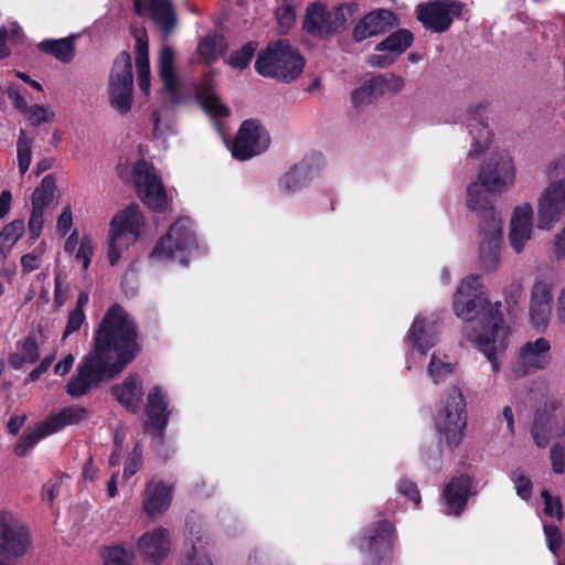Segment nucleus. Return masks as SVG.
<instances>
[{
  "label": "nucleus",
  "instance_id": "a18cd8bd",
  "mask_svg": "<svg viewBox=\"0 0 565 565\" xmlns=\"http://www.w3.org/2000/svg\"><path fill=\"white\" fill-rule=\"evenodd\" d=\"M377 97H380V95L372 77L364 81L361 86L352 92L351 100L355 108H363Z\"/></svg>",
  "mask_w": 565,
  "mask_h": 565
},
{
  "label": "nucleus",
  "instance_id": "e433bc0d",
  "mask_svg": "<svg viewBox=\"0 0 565 565\" xmlns=\"http://www.w3.org/2000/svg\"><path fill=\"white\" fill-rule=\"evenodd\" d=\"M413 43V34L406 30H398L391 35H388L385 40L380 42L375 50H386L390 52L394 58L403 54Z\"/></svg>",
  "mask_w": 565,
  "mask_h": 565
},
{
  "label": "nucleus",
  "instance_id": "774afa93",
  "mask_svg": "<svg viewBox=\"0 0 565 565\" xmlns=\"http://www.w3.org/2000/svg\"><path fill=\"white\" fill-rule=\"evenodd\" d=\"M553 252L557 259H565V226L555 238Z\"/></svg>",
  "mask_w": 565,
  "mask_h": 565
},
{
  "label": "nucleus",
  "instance_id": "6e6552de",
  "mask_svg": "<svg viewBox=\"0 0 565 565\" xmlns=\"http://www.w3.org/2000/svg\"><path fill=\"white\" fill-rule=\"evenodd\" d=\"M477 177L489 192L501 195L515 183L514 161L505 151L491 152L483 159Z\"/></svg>",
  "mask_w": 565,
  "mask_h": 565
},
{
  "label": "nucleus",
  "instance_id": "ddd939ff",
  "mask_svg": "<svg viewBox=\"0 0 565 565\" xmlns=\"http://www.w3.org/2000/svg\"><path fill=\"white\" fill-rule=\"evenodd\" d=\"M462 4L455 0H435L417 8L418 20L434 32L446 31L452 20L459 17Z\"/></svg>",
  "mask_w": 565,
  "mask_h": 565
},
{
  "label": "nucleus",
  "instance_id": "f704fd0d",
  "mask_svg": "<svg viewBox=\"0 0 565 565\" xmlns=\"http://www.w3.org/2000/svg\"><path fill=\"white\" fill-rule=\"evenodd\" d=\"M25 224L23 220H14L0 231V257L6 259L15 243L23 236Z\"/></svg>",
  "mask_w": 565,
  "mask_h": 565
},
{
  "label": "nucleus",
  "instance_id": "dca6fc26",
  "mask_svg": "<svg viewBox=\"0 0 565 565\" xmlns=\"http://www.w3.org/2000/svg\"><path fill=\"white\" fill-rule=\"evenodd\" d=\"M171 534L163 526H157L142 533L135 543L136 551L149 563L159 564L171 551Z\"/></svg>",
  "mask_w": 565,
  "mask_h": 565
},
{
  "label": "nucleus",
  "instance_id": "37998d69",
  "mask_svg": "<svg viewBox=\"0 0 565 565\" xmlns=\"http://www.w3.org/2000/svg\"><path fill=\"white\" fill-rule=\"evenodd\" d=\"M54 191V178L52 175L44 177L40 186H38L32 194V206L44 210L45 206L53 202Z\"/></svg>",
  "mask_w": 565,
  "mask_h": 565
},
{
  "label": "nucleus",
  "instance_id": "3c124183",
  "mask_svg": "<svg viewBox=\"0 0 565 565\" xmlns=\"http://www.w3.org/2000/svg\"><path fill=\"white\" fill-rule=\"evenodd\" d=\"M296 7L291 0H284L276 11L277 22L281 32L289 30L296 20Z\"/></svg>",
  "mask_w": 565,
  "mask_h": 565
},
{
  "label": "nucleus",
  "instance_id": "2eb2a0df",
  "mask_svg": "<svg viewBox=\"0 0 565 565\" xmlns=\"http://www.w3.org/2000/svg\"><path fill=\"white\" fill-rule=\"evenodd\" d=\"M393 527L386 521L370 525L360 540L359 548L367 557L371 565L383 558L391 550Z\"/></svg>",
  "mask_w": 565,
  "mask_h": 565
},
{
  "label": "nucleus",
  "instance_id": "4d7b16f0",
  "mask_svg": "<svg viewBox=\"0 0 565 565\" xmlns=\"http://www.w3.org/2000/svg\"><path fill=\"white\" fill-rule=\"evenodd\" d=\"M142 465V455L138 445L134 448L132 452L128 457L125 467H124V477L130 478L134 476Z\"/></svg>",
  "mask_w": 565,
  "mask_h": 565
},
{
  "label": "nucleus",
  "instance_id": "2f4dec72",
  "mask_svg": "<svg viewBox=\"0 0 565 565\" xmlns=\"http://www.w3.org/2000/svg\"><path fill=\"white\" fill-rule=\"evenodd\" d=\"M199 100L203 110L212 119H221L227 117L231 113L230 108L222 103L217 93L210 86L203 87L199 93Z\"/></svg>",
  "mask_w": 565,
  "mask_h": 565
},
{
  "label": "nucleus",
  "instance_id": "8fccbe9b",
  "mask_svg": "<svg viewBox=\"0 0 565 565\" xmlns=\"http://www.w3.org/2000/svg\"><path fill=\"white\" fill-rule=\"evenodd\" d=\"M470 132L473 136V142L468 152V157L475 158L481 154L488 147L489 130L483 124H478L475 127H471Z\"/></svg>",
  "mask_w": 565,
  "mask_h": 565
},
{
  "label": "nucleus",
  "instance_id": "72a5a7b5",
  "mask_svg": "<svg viewBox=\"0 0 565 565\" xmlns=\"http://www.w3.org/2000/svg\"><path fill=\"white\" fill-rule=\"evenodd\" d=\"M136 68L138 86L148 95L150 92V64L147 44L141 39H138L136 44Z\"/></svg>",
  "mask_w": 565,
  "mask_h": 565
},
{
  "label": "nucleus",
  "instance_id": "9d476101",
  "mask_svg": "<svg viewBox=\"0 0 565 565\" xmlns=\"http://www.w3.org/2000/svg\"><path fill=\"white\" fill-rule=\"evenodd\" d=\"M131 182L137 196L153 211H163L168 200L161 177L154 167L147 161H138L131 168Z\"/></svg>",
  "mask_w": 565,
  "mask_h": 565
},
{
  "label": "nucleus",
  "instance_id": "0e129e2a",
  "mask_svg": "<svg viewBox=\"0 0 565 565\" xmlns=\"http://www.w3.org/2000/svg\"><path fill=\"white\" fill-rule=\"evenodd\" d=\"M544 533L550 551L556 553L562 544V534L559 530L555 525H545Z\"/></svg>",
  "mask_w": 565,
  "mask_h": 565
},
{
  "label": "nucleus",
  "instance_id": "20e7f679",
  "mask_svg": "<svg viewBox=\"0 0 565 565\" xmlns=\"http://www.w3.org/2000/svg\"><path fill=\"white\" fill-rule=\"evenodd\" d=\"M548 183L537 198L539 226L548 228L565 215V156L546 168Z\"/></svg>",
  "mask_w": 565,
  "mask_h": 565
},
{
  "label": "nucleus",
  "instance_id": "a19ab883",
  "mask_svg": "<svg viewBox=\"0 0 565 565\" xmlns=\"http://www.w3.org/2000/svg\"><path fill=\"white\" fill-rule=\"evenodd\" d=\"M455 364L449 360L447 355H440L434 353L428 365V374L434 383L438 384L444 382L448 376L452 374Z\"/></svg>",
  "mask_w": 565,
  "mask_h": 565
},
{
  "label": "nucleus",
  "instance_id": "b1692460",
  "mask_svg": "<svg viewBox=\"0 0 565 565\" xmlns=\"http://www.w3.org/2000/svg\"><path fill=\"white\" fill-rule=\"evenodd\" d=\"M335 15L327 11L323 6L313 3L307 9L303 26L310 34L319 36L329 35L340 25Z\"/></svg>",
  "mask_w": 565,
  "mask_h": 565
},
{
  "label": "nucleus",
  "instance_id": "393cba45",
  "mask_svg": "<svg viewBox=\"0 0 565 565\" xmlns=\"http://www.w3.org/2000/svg\"><path fill=\"white\" fill-rule=\"evenodd\" d=\"M435 319L433 316L419 315L415 318L411 329L408 338L412 341L414 348L425 353L428 349L435 345L437 341Z\"/></svg>",
  "mask_w": 565,
  "mask_h": 565
},
{
  "label": "nucleus",
  "instance_id": "49530a36",
  "mask_svg": "<svg viewBox=\"0 0 565 565\" xmlns=\"http://www.w3.org/2000/svg\"><path fill=\"white\" fill-rule=\"evenodd\" d=\"M32 126L53 122L56 118L55 110L50 105L34 104L29 106L23 115Z\"/></svg>",
  "mask_w": 565,
  "mask_h": 565
},
{
  "label": "nucleus",
  "instance_id": "473e14b6",
  "mask_svg": "<svg viewBox=\"0 0 565 565\" xmlns=\"http://www.w3.org/2000/svg\"><path fill=\"white\" fill-rule=\"evenodd\" d=\"M40 358L39 345L33 338H25L18 342L15 351L10 355L9 362L14 369L31 364Z\"/></svg>",
  "mask_w": 565,
  "mask_h": 565
},
{
  "label": "nucleus",
  "instance_id": "4c0bfd02",
  "mask_svg": "<svg viewBox=\"0 0 565 565\" xmlns=\"http://www.w3.org/2000/svg\"><path fill=\"white\" fill-rule=\"evenodd\" d=\"M52 435L44 422L39 423L32 428H28L14 446V454L18 457H24L31 449L44 437Z\"/></svg>",
  "mask_w": 565,
  "mask_h": 565
},
{
  "label": "nucleus",
  "instance_id": "052dcab7",
  "mask_svg": "<svg viewBox=\"0 0 565 565\" xmlns=\"http://www.w3.org/2000/svg\"><path fill=\"white\" fill-rule=\"evenodd\" d=\"M84 321H85L84 310H82L79 308H75L70 313L68 321H67L65 331L63 333V338L65 339L71 333L78 331L81 326L84 323Z\"/></svg>",
  "mask_w": 565,
  "mask_h": 565
},
{
  "label": "nucleus",
  "instance_id": "603ef678",
  "mask_svg": "<svg viewBox=\"0 0 565 565\" xmlns=\"http://www.w3.org/2000/svg\"><path fill=\"white\" fill-rule=\"evenodd\" d=\"M511 480L514 484L516 494L523 500L530 499L532 494V481L526 472L522 469H516L512 472Z\"/></svg>",
  "mask_w": 565,
  "mask_h": 565
},
{
  "label": "nucleus",
  "instance_id": "c03bdc74",
  "mask_svg": "<svg viewBox=\"0 0 565 565\" xmlns=\"http://www.w3.org/2000/svg\"><path fill=\"white\" fill-rule=\"evenodd\" d=\"M373 81L376 85L380 96L396 95L401 93L405 87V79L394 73L374 76Z\"/></svg>",
  "mask_w": 565,
  "mask_h": 565
},
{
  "label": "nucleus",
  "instance_id": "c756f323",
  "mask_svg": "<svg viewBox=\"0 0 565 565\" xmlns=\"http://www.w3.org/2000/svg\"><path fill=\"white\" fill-rule=\"evenodd\" d=\"M116 399L127 408L135 411L142 396V382L139 375H129L125 381L111 390Z\"/></svg>",
  "mask_w": 565,
  "mask_h": 565
},
{
  "label": "nucleus",
  "instance_id": "a878e982",
  "mask_svg": "<svg viewBox=\"0 0 565 565\" xmlns=\"http://www.w3.org/2000/svg\"><path fill=\"white\" fill-rule=\"evenodd\" d=\"M136 14H143L149 10L152 19L166 31L173 26L175 18L170 0H134Z\"/></svg>",
  "mask_w": 565,
  "mask_h": 565
},
{
  "label": "nucleus",
  "instance_id": "423d86ee",
  "mask_svg": "<svg viewBox=\"0 0 565 565\" xmlns=\"http://www.w3.org/2000/svg\"><path fill=\"white\" fill-rule=\"evenodd\" d=\"M142 226L143 216L137 204H130L114 215L108 239V259L113 266L122 252L138 239Z\"/></svg>",
  "mask_w": 565,
  "mask_h": 565
},
{
  "label": "nucleus",
  "instance_id": "f8f14e48",
  "mask_svg": "<svg viewBox=\"0 0 565 565\" xmlns=\"http://www.w3.org/2000/svg\"><path fill=\"white\" fill-rule=\"evenodd\" d=\"M30 545L25 526L9 511H0V546L14 562L23 556Z\"/></svg>",
  "mask_w": 565,
  "mask_h": 565
},
{
  "label": "nucleus",
  "instance_id": "0eeeda50",
  "mask_svg": "<svg viewBox=\"0 0 565 565\" xmlns=\"http://www.w3.org/2000/svg\"><path fill=\"white\" fill-rule=\"evenodd\" d=\"M107 95L110 107L120 115H127L134 104V75L130 55L122 51L111 67Z\"/></svg>",
  "mask_w": 565,
  "mask_h": 565
},
{
  "label": "nucleus",
  "instance_id": "e2e57ef3",
  "mask_svg": "<svg viewBox=\"0 0 565 565\" xmlns=\"http://www.w3.org/2000/svg\"><path fill=\"white\" fill-rule=\"evenodd\" d=\"M73 226V214L70 205L64 206L62 213L60 214L56 228L61 235H66Z\"/></svg>",
  "mask_w": 565,
  "mask_h": 565
},
{
  "label": "nucleus",
  "instance_id": "1a4fd4ad",
  "mask_svg": "<svg viewBox=\"0 0 565 565\" xmlns=\"http://www.w3.org/2000/svg\"><path fill=\"white\" fill-rule=\"evenodd\" d=\"M195 246V235L192 222L188 217L179 218L168 234L156 246L152 257L158 260H178L182 265L188 264L186 254Z\"/></svg>",
  "mask_w": 565,
  "mask_h": 565
},
{
  "label": "nucleus",
  "instance_id": "c9c22d12",
  "mask_svg": "<svg viewBox=\"0 0 565 565\" xmlns=\"http://www.w3.org/2000/svg\"><path fill=\"white\" fill-rule=\"evenodd\" d=\"M99 555L103 565H137L135 552L120 544L102 547Z\"/></svg>",
  "mask_w": 565,
  "mask_h": 565
},
{
  "label": "nucleus",
  "instance_id": "7ed1b4c3",
  "mask_svg": "<svg viewBox=\"0 0 565 565\" xmlns=\"http://www.w3.org/2000/svg\"><path fill=\"white\" fill-rule=\"evenodd\" d=\"M305 66V60L285 40H279L259 53L255 70L265 77L291 82L298 77Z\"/></svg>",
  "mask_w": 565,
  "mask_h": 565
},
{
  "label": "nucleus",
  "instance_id": "4468645a",
  "mask_svg": "<svg viewBox=\"0 0 565 565\" xmlns=\"http://www.w3.org/2000/svg\"><path fill=\"white\" fill-rule=\"evenodd\" d=\"M502 242V218L493 217L489 223H480L479 262L486 271L498 268Z\"/></svg>",
  "mask_w": 565,
  "mask_h": 565
},
{
  "label": "nucleus",
  "instance_id": "cd10ccee",
  "mask_svg": "<svg viewBox=\"0 0 565 565\" xmlns=\"http://www.w3.org/2000/svg\"><path fill=\"white\" fill-rule=\"evenodd\" d=\"M64 250L82 262L83 269H87L94 255L95 244L87 234L78 235L76 230L72 231L64 244Z\"/></svg>",
  "mask_w": 565,
  "mask_h": 565
},
{
  "label": "nucleus",
  "instance_id": "bf43d9fd",
  "mask_svg": "<svg viewBox=\"0 0 565 565\" xmlns=\"http://www.w3.org/2000/svg\"><path fill=\"white\" fill-rule=\"evenodd\" d=\"M8 98L11 100L13 107L24 115L26 109L29 108L28 102L25 97L21 94L19 88L14 84H10L7 87Z\"/></svg>",
  "mask_w": 565,
  "mask_h": 565
},
{
  "label": "nucleus",
  "instance_id": "4be33fe9",
  "mask_svg": "<svg viewBox=\"0 0 565 565\" xmlns=\"http://www.w3.org/2000/svg\"><path fill=\"white\" fill-rule=\"evenodd\" d=\"M552 291L548 284L537 281L530 300V321L535 328H546L551 317Z\"/></svg>",
  "mask_w": 565,
  "mask_h": 565
},
{
  "label": "nucleus",
  "instance_id": "13d9d810",
  "mask_svg": "<svg viewBox=\"0 0 565 565\" xmlns=\"http://www.w3.org/2000/svg\"><path fill=\"white\" fill-rule=\"evenodd\" d=\"M43 210L32 206V212L29 218L28 227L32 238L40 237L43 227Z\"/></svg>",
  "mask_w": 565,
  "mask_h": 565
},
{
  "label": "nucleus",
  "instance_id": "f257e3e1",
  "mask_svg": "<svg viewBox=\"0 0 565 565\" xmlns=\"http://www.w3.org/2000/svg\"><path fill=\"white\" fill-rule=\"evenodd\" d=\"M139 352L137 327L120 306H111L95 331L94 348L81 362L77 374L66 385L73 397L124 371Z\"/></svg>",
  "mask_w": 565,
  "mask_h": 565
},
{
  "label": "nucleus",
  "instance_id": "9b49d317",
  "mask_svg": "<svg viewBox=\"0 0 565 565\" xmlns=\"http://www.w3.org/2000/svg\"><path fill=\"white\" fill-rule=\"evenodd\" d=\"M270 139L267 131L256 120H245L233 143L228 146L234 158L247 160L264 152Z\"/></svg>",
  "mask_w": 565,
  "mask_h": 565
},
{
  "label": "nucleus",
  "instance_id": "aec40b11",
  "mask_svg": "<svg viewBox=\"0 0 565 565\" xmlns=\"http://www.w3.org/2000/svg\"><path fill=\"white\" fill-rule=\"evenodd\" d=\"M167 397L158 386L150 390L147 397V422L145 428L147 431L153 430L159 443L162 441L163 430L168 424L169 413L167 411Z\"/></svg>",
  "mask_w": 565,
  "mask_h": 565
},
{
  "label": "nucleus",
  "instance_id": "de8ad7c7",
  "mask_svg": "<svg viewBox=\"0 0 565 565\" xmlns=\"http://www.w3.org/2000/svg\"><path fill=\"white\" fill-rule=\"evenodd\" d=\"M17 154L19 170L23 174L28 171L32 159V140L23 129L20 130L17 142Z\"/></svg>",
  "mask_w": 565,
  "mask_h": 565
},
{
  "label": "nucleus",
  "instance_id": "39448f33",
  "mask_svg": "<svg viewBox=\"0 0 565 565\" xmlns=\"http://www.w3.org/2000/svg\"><path fill=\"white\" fill-rule=\"evenodd\" d=\"M435 427L441 441L455 449L462 441L467 427L466 402L458 387H450L440 399Z\"/></svg>",
  "mask_w": 565,
  "mask_h": 565
},
{
  "label": "nucleus",
  "instance_id": "69168bd1",
  "mask_svg": "<svg viewBox=\"0 0 565 565\" xmlns=\"http://www.w3.org/2000/svg\"><path fill=\"white\" fill-rule=\"evenodd\" d=\"M41 265V253L35 250L21 257V266L24 273L29 274L38 269Z\"/></svg>",
  "mask_w": 565,
  "mask_h": 565
},
{
  "label": "nucleus",
  "instance_id": "a211bd4d",
  "mask_svg": "<svg viewBox=\"0 0 565 565\" xmlns=\"http://www.w3.org/2000/svg\"><path fill=\"white\" fill-rule=\"evenodd\" d=\"M397 24L393 12L385 9H377L365 14L353 29V39L356 42L364 41L371 36L386 32Z\"/></svg>",
  "mask_w": 565,
  "mask_h": 565
},
{
  "label": "nucleus",
  "instance_id": "7c9ffc66",
  "mask_svg": "<svg viewBox=\"0 0 565 565\" xmlns=\"http://www.w3.org/2000/svg\"><path fill=\"white\" fill-rule=\"evenodd\" d=\"M87 412L85 408L78 406H70L61 409L50 418L44 420L49 433L54 434L68 425H75L86 418Z\"/></svg>",
  "mask_w": 565,
  "mask_h": 565
},
{
  "label": "nucleus",
  "instance_id": "680f3d73",
  "mask_svg": "<svg viewBox=\"0 0 565 565\" xmlns=\"http://www.w3.org/2000/svg\"><path fill=\"white\" fill-rule=\"evenodd\" d=\"M511 289L513 291V295L511 296V299L507 300L508 311L512 318H516L521 312V309L519 307V300L521 299L522 296V285L520 282H513L511 285Z\"/></svg>",
  "mask_w": 565,
  "mask_h": 565
},
{
  "label": "nucleus",
  "instance_id": "5fc2aeb1",
  "mask_svg": "<svg viewBox=\"0 0 565 565\" xmlns=\"http://www.w3.org/2000/svg\"><path fill=\"white\" fill-rule=\"evenodd\" d=\"M544 500V513L548 516H555L562 519L563 507L558 498H553L547 490H543L541 493Z\"/></svg>",
  "mask_w": 565,
  "mask_h": 565
},
{
  "label": "nucleus",
  "instance_id": "ea45409f",
  "mask_svg": "<svg viewBox=\"0 0 565 565\" xmlns=\"http://www.w3.org/2000/svg\"><path fill=\"white\" fill-rule=\"evenodd\" d=\"M40 47L64 63L72 61L75 54L74 45L70 39L46 40L40 43Z\"/></svg>",
  "mask_w": 565,
  "mask_h": 565
},
{
  "label": "nucleus",
  "instance_id": "6e6d98bb",
  "mask_svg": "<svg viewBox=\"0 0 565 565\" xmlns=\"http://www.w3.org/2000/svg\"><path fill=\"white\" fill-rule=\"evenodd\" d=\"M376 52L367 56V64L372 67L385 68L392 65L396 58L386 50H375Z\"/></svg>",
  "mask_w": 565,
  "mask_h": 565
},
{
  "label": "nucleus",
  "instance_id": "864d4df0",
  "mask_svg": "<svg viewBox=\"0 0 565 565\" xmlns=\"http://www.w3.org/2000/svg\"><path fill=\"white\" fill-rule=\"evenodd\" d=\"M257 47L256 43L249 42L231 56L230 64L235 68H244L252 60Z\"/></svg>",
  "mask_w": 565,
  "mask_h": 565
},
{
  "label": "nucleus",
  "instance_id": "412c9836",
  "mask_svg": "<svg viewBox=\"0 0 565 565\" xmlns=\"http://www.w3.org/2000/svg\"><path fill=\"white\" fill-rule=\"evenodd\" d=\"M172 500V487L162 480H150L145 489L142 509L151 518L163 514Z\"/></svg>",
  "mask_w": 565,
  "mask_h": 565
},
{
  "label": "nucleus",
  "instance_id": "6ab92c4d",
  "mask_svg": "<svg viewBox=\"0 0 565 565\" xmlns=\"http://www.w3.org/2000/svg\"><path fill=\"white\" fill-rule=\"evenodd\" d=\"M551 341L544 337L525 342L519 351V362L525 371L545 370L552 362Z\"/></svg>",
  "mask_w": 565,
  "mask_h": 565
},
{
  "label": "nucleus",
  "instance_id": "f3484780",
  "mask_svg": "<svg viewBox=\"0 0 565 565\" xmlns=\"http://www.w3.org/2000/svg\"><path fill=\"white\" fill-rule=\"evenodd\" d=\"M534 211L530 203L516 205L510 220L509 242L515 253H521L531 239Z\"/></svg>",
  "mask_w": 565,
  "mask_h": 565
},
{
  "label": "nucleus",
  "instance_id": "f03ea898",
  "mask_svg": "<svg viewBox=\"0 0 565 565\" xmlns=\"http://www.w3.org/2000/svg\"><path fill=\"white\" fill-rule=\"evenodd\" d=\"M478 276L462 279L454 296L456 316L470 323L468 337L487 356L493 372L500 369V355L507 348L509 329L500 312V302H490Z\"/></svg>",
  "mask_w": 565,
  "mask_h": 565
},
{
  "label": "nucleus",
  "instance_id": "c85d7f7f",
  "mask_svg": "<svg viewBox=\"0 0 565 565\" xmlns=\"http://www.w3.org/2000/svg\"><path fill=\"white\" fill-rule=\"evenodd\" d=\"M174 52L170 46H163L159 54L158 70L164 89L170 98L177 100L178 77L174 70Z\"/></svg>",
  "mask_w": 565,
  "mask_h": 565
},
{
  "label": "nucleus",
  "instance_id": "09e8293b",
  "mask_svg": "<svg viewBox=\"0 0 565 565\" xmlns=\"http://www.w3.org/2000/svg\"><path fill=\"white\" fill-rule=\"evenodd\" d=\"M224 50V40L217 34H209L201 40L198 46L199 54L205 58L211 60L221 54Z\"/></svg>",
  "mask_w": 565,
  "mask_h": 565
},
{
  "label": "nucleus",
  "instance_id": "79ce46f5",
  "mask_svg": "<svg viewBox=\"0 0 565 565\" xmlns=\"http://www.w3.org/2000/svg\"><path fill=\"white\" fill-rule=\"evenodd\" d=\"M181 565H214L207 547L201 539L192 542L185 551Z\"/></svg>",
  "mask_w": 565,
  "mask_h": 565
},
{
  "label": "nucleus",
  "instance_id": "bb28decb",
  "mask_svg": "<svg viewBox=\"0 0 565 565\" xmlns=\"http://www.w3.org/2000/svg\"><path fill=\"white\" fill-rule=\"evenodd\" d=\"M470 479L461 476L450 481L444 490V499L449 513L458 515L467 503L470 492Z\"/></svg>",
  "mask_w": 565,
  "mask_h": 565
},
{
  "label": "nucleus",
  "instance_id": "338daca9",
  "mask_svg": "<svg viewBox=\"0 0 565 565\" xmlns=\"http://www.w3.org/2000/svg\"><path fill=\"white\" fill-rule=\"evenodd\" d=\"M398 488L399 492L408 497L415 504L420 502V495L417 487L412 481L403 479L401 480Z\"/></svg>",
  "mask_w": 565,
  "mask_h": 565
},
{
  "label": "nucleus",
  "instance_id": "58836bf2",
  "mask_svg": "<svg viewBox=\"0 0 565 565\" xmlns=\"http://www.w3.org/2000/svg\"><path fill=\"white\" fill-rule=\"evenodd\" d=\"M308 179L309 169L307 167H294L279 180V188L286 193H294L305 186Z\"/></svg>",
  "mask_w": 565,
  "mask_h": 565
},
{
  "label": "nucleus",
  "instance_id": "5701e85b",
  "mask_svg": "<svg viewBox=\"0 0 565 565\" xmlns=\"http://www.w3.org/2000/svg\"><path fill=\"white\" fill-rule=\"evenodd\" d=\"M490 195H494L489 192L482 184L481 180L471 181L467 185L466 190V206L473 213L481 215L482 220L480 223H489L493 217H501L500 214L494 210Z\"/></svg>",
  "mask_w": 565,
  "mask_h": 565
}]
</instances>
